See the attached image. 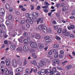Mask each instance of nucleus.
<instances>
[{
    "label": "nucleus",
    "mask_w": 75,
    "mask_h": 75,
    "mask_svg": "<svg viewBox=\"0 0 75 75\" xmlns=\"http://www.w3.org/2000/svg\"><path fill=\"white\" fill-rule=\"evenodd\" d=\"M4 71L5 73L7 75H12L13 74V71H10L6 68H5Z\"/></svg>",
    "instance_id": "1"
},
{
    "label": "nucleus",
    "mask_w": 75,
    "mask_h": 75,
    "mask_svg": "<svg viewBox=\"0 0 75 75\" xmlns=\"http://www.w3.org/2000/svg\"><path fill=\"white\" fill-rule=\"evenodd\" d=\"M44 38L46 42L49 43L52 41V40L50 39V37L49 36H46L44 37Z\"/></svg>",
    "instance_id": "2"
},
{
    "label": "nucleus",
    "mask_w": 75,
    "mask_h": 75,
    "mask_svg": "<svg viewBox=\"0 0 75 75\" xmlns=\"http://www.w3.org/2000/svg\"><path fill=\"white\" fill-rule=\"evenodd\" d=\"M30 46L32 48H37V45L35 42H31L30 44Z\"/></svg>",
    "instance_id": "3"
},
{
    "label": "nucleus",
    "mask_w": 75,
    "mask_h": 75,
    "mask_svg": "<svg viewBox=\"0 0 75 75\" xmlns=\"http://www.w3.org/2000/svg\"><path fill=\"white\" fill-rule=\"evenodd\" d=\"M43 20H44V18H39L38 20L37 24H38V23H40H40H43Z\"/></svg>",
    "instance_id": "4"
},
{
    "label": "nucleus",
    "mask_w": 75,
    "mask_h": 75,
    "mask_svg": "<svg viewBox=\"0 0 75 75\" xmlns=\"http://www.w3.org/2000/svg\"><path fill=\"white\" fill-rule=\"evenodd\" d=\"M12 64L13 67H16L17 66V61L16 60L14 59L12 62Z\"/></svg>",
    "instance_id": "5"
},
{
    "label": "nucleus",
    "mask_w": 75,
    "mask_h": 75,
    "mask_svg": "<svg viewBox=\"0 0 75 75\" xmlns=\"http://www.w3.org/2000/svg\"><path fill=\"white\" fill-rule=\"evenodd\" d=\"M38 64L40 67H43L46 64V63L44 61H42L41 63H38Z\"/></svg>",
    "instance_id": "6"
},
{
    "label": "nucleus",
    "mask_w": 75,
    "mask_h": 75,
    "mask_svg": "<svg viewBox=\"0 0 75 75\" xmlns=\"http://www.w3.org/2000/svg\"><path fill=\"white\" fill-rule=\"evenodd\" d=\"M23 71V68L22 67H18L16 69V71L18 72H21Z\"/></svg>",
    "instance_id": "7"
},
{
    "label": "nucleus",
    "mask_w": 75,
    "mask_h": 75,
    "mask_svg": "<svg viewBox=\"0 0 75 75\" xmlns=\"http://www.w3.org/2000/svg\"><path fill=\"white\" fill-rule=\"evenodd\" d=\"M52 61L54 64H59V60L57 59H53Z\"/></svg>",
    "instance_id": "8"
},
{
    "label": "nucleus",
    "mask_w": 75,
    "mask_h": 75,
    "mask_svg": "<svg viewBox=\"0 0 75 75\" xmlns=\"http://www.w3.org/2000/svg\"><path fill=\"white\" fill-rule=\"evenodd\" d=\"M42 31L45 33H47V28L46 26H44L43 27L42 29Z\"/></svg>",
    "instance_id": "9"
},
{
    "label": "nucleus",
    "mask_w": 75,
    "mask_h": 75,
    "mask_svg": "<svg viewBox=\"0 0 75 75\" xmlns=\"http://www.w3.org/2000/svg\"><path fill=\"white\" fill-rule=\"evenodd\" d=\"M68 7L67 6H65L63 7L62 8V10L63 11H65L67 10H68Z\"/></svg>",
    "instance_id": "10"
},
{
    "label": "nucleus",
    "mask_w": 75,
    "mask_h": 75,
    "mask_svg": "<svg viewBox=\"0 0 75 75\" xmlns=\"http://www.w3.org/2000/svg\"><path fill=\"white\" fill-rule=\"evenodd\" d=\"M6 20L8 19V20H12L13 19V16L11 15H10L8 16H7L6 17Z\"/></svg>",
    "instance_id": "11"
},
{
    "label": "nucleus",
    "mask_w": 75,
    "mask_h": 75,
    "mask_svg": "<svg viewBox=\"0 0 75 75\" xmlns=\"http://www.w3.org/2000/svg\"><path fill=\"white\" fill-rule=\"evenodd\" d=\"M16 47L17 46L16 45H12L11 46V50H15Z\"/></svg>",
    "instance_id": "12"
},
{
    "label": "nucleus",
    "mask_w": 75,
    "mask_h": 75,
    "mask_svg": "<svg viewBox=\"0 0 75 75\" xmlns=\"http://www.w3.org/2000/svg\"><path fill=\"white\" fill-rule=\"evenodd\" d=\"M3 9H1L0 10V16L1 17H2L3 16H4V13L3 12Z\"/></svg>",
    "instance_id": "13"
},
{
    "label": "nucleus",
    "mask_w": 75,
    "mask_h": 75,
    "mask_svg": "<svg viewBox=\"0 0 75 75\" xmlns=\"http://www.w3.org/2000/svg\"><path fill=\"white\" fill-rule=\"evenodd\" d=\"M5 8L7 10L9 8H10V4L7 3H6L5 5Z\"/></svg>",
    "instance_id": "14"
},
{
    "label": "nucleus",
    "mask_w": 75,
    "mask_h": 75,
    "mask_svg": "<svg viewBox=\"0 0 75 75\" xmlns=\"http://www.w3.org/2000/svg\"><path fill=\"white\" fill-rule=\"evenodd\" d=\"M13 33L14 34H11V36L12 37H14L16 36V35H17V33L16 32L15 30H13Z\"/></svg>",
    "instance_id": "15"
},
{
    "label": "nucleus",
    "mask_w": 75,
    "mask_h": 75,
    "mask_svg": "<svg viewBox=\"0 0 75 75\" xmlns=\"http://www.w3.org/2000/svg\"><path fill=\"white\" fill-rule=\"evenodd\" d=\"M28 49V46H25L23 47V50L25 52H27V49Z\"/></svg>",
    "instance_id": "16"
},
{
    "label": "nucleus",
    "mask_w": 75,
    "mask_h": 75,
    "mask_svg": "<svg viewBox=\"0 0 75 75\" xmlns=\"http://www.w3.org/2000/svg\"><path fill=\"white\" fill-rule=\"evenodd\" d=\"M71 68H72V66L71 65H67L66 67V69L68 70H69Z\"/></svg>",
    "instance_id": "17"
},
{
    "label": "nucleus",
    "mask_w": 75,
    "mask_h": 75,
    "mask_svg": "<svg viewBox=\"0 0 75 75\" xmlns=\"http://www.w3.org/2000/svg\"><path fill=\"white\" fill-rule=\"evenodd\" d=\"M6 65L9 66V65H10V60H9L8 59H6Z\"/></svg>",
    "instance_id": "18"
},
{
    "label": "nucleus",
    "mask_w": 75,
    "mask_h": 75,
    "mask_svg": "<svg viewBox=\"0 0 75 75\" xmlns=\"http://www.w3.org/2000/svg\"><path fill=\"white\" fill-rule=\"evenodd\" d=\"M22 48L19 47L16 48V51H17V52H21L22 51Z\"/></svg>",
    "instance_id": "19"
},
{
    "label": "nucleus",
    "mask_w": 75,
    "mask_h": 75,
    "mask_svg": "<svg viewBox=\"0 0 75 75\" xmlns=\"http://www.w3.org/2000/svg\"><path fill=\"white\" fill-rule=\"evenodd\" d=\"M38 46L40 49H42V48H44V46L42 45L41 43L38 44Z\"/></svg>",
    "instance_id": "20"
},
{
    "label": "nucleus",
    "mask_w": 75,
    "mask_h": 75,
    "mask_svg": "<svg viewBox=\"0 0 75 75\" xmlns=\"http://www.w3.org/2000/svg\"><path fill=\"white\" fill-rule=\"evenodd\" d=\"M44 26L42 25H41L39 26V30H42Z\"/></svg>",
    "instance_id": "21"
},
{
    "label": "nucleus",
    "mask_w": 75,
    "mask_h": 75,
    "mask_svg": "<svg viewBox=\"0 0 75 75\" xmlns=\"http://www.w3.org/2000/svg\"><path fill=\"white\" fill-rule=\"evenodd\" d=\"M29 18L30 20H33V14H30L29 16Z\"/></svg>",
    "instance_id": "22"
},
{
    "label": "nucleus",
    "mask_w": 75,
    "mask_h": 75,
    "mask_svg": "<svg viewBox=\"0 0 75 75\" xmlns=\"http://www.w3.org/2000/svg\"><path fill=\"white\" fill-rule=\"evenodd\" d=\"M25 72L26 74H27L28 75L30 72V71L29 69H26L25 70Z\"/></svg>",
    "instance_id": "23"
},
{
    "label": "nucleus",
    "mask_w": 75,
    "mask_h": 75,
    "mask_svg": "<svg viewBox=\"0 0 75 75\" xmlns=\"http://www.w3.org/2000/svg\"><path fill=\"white\" fill-rule=\"evenodd\" d=\"M35 61H36L35 60L31 61V64H33L34 65H36L37 63H36Z\"/></svg>",
    "instance_id": "24"
},
{
    "label": "nucleus",
    "mask_w": 75,
    "mask_h": 75,
    "mask_svg": "<svg viewBox=\"0 0 75 75\" xmlns=\"http://www.w3.org/2000/svg\"><path fill=\"white\" fill-rule=\"evenodd\" d=\"M59 47V45L58 44H55L53 46V47L54 48H58Z\"/></svg>",
    "instance_id": "25"
},
{
    "label": "nucleus",
    "mask_w": 75,
    "mask_h": 75,
    "mask_svg": "<svg viewBox=\"0 0 75 75\" xmlns=\"http://www.w3.org/2000/svg\"><path fill=\"white\" fill-rule=\"evenodd\" d=\"M33 14L35 17H38V13L37 12H33Z\"/></svg>",
    "instance_id": "26"
},
{
    "label": "nucleus",
    "mask_w": 75,
    "mask_h": 75,
    "mask_svg": "<svg viewBox=\"0 0 75 75\" xmlns=\"http://www.w3.org/2000/svg\"><path fill=\"white\" fill-rule=\"evenodd\" d=\"M62 28H59V29L58 30L57 33L59 34L61 33V32H62Z\"/></svg>",
    "instance_id": "27"
},
{
    "label": "nucleus",
    "mask_w": 75,
    "mask_h": 75,
    "mask_svg": "<svg viewBox=\"0 0 75 75\" xmlns=\"http://www.w3.org/2000/svg\"><path fill=\"white\" fill-rule=\"evenodd\" d=\"M35 38H36L37 39H40V38H41V37L40 36V35H39V34H38L36 35Z\"/></svg>",
    "instance_id": "28"
},
{
    "label": "nucleus",
    "mask_w": 75,
    "mask_h": 75,
    "mask_svg": "<svg viewBox=\"0 0 75 75\" xmlns=\"http://www.w3.org/2000/svg\"><path fill=\"white\" fill-rule=\"evenodd\" d=\"M7 37H8V36H7V35L6 33V32H4V37L6 38Z\"/></svg>",
    "instance_id": "29"
},
{
    "label": "nucleus",
    "mask_w": 75,
    "mask_h": 75,
    "mask_svg": "<svg viewBox=\"0 0 75 75\" xmlns=\"http://www.w3.org/2000/svg\"><path fill=\"white\" fill-rule=\"evenodd\" d=\"M11 24V22H10L9 21H7L6 22V25H9L10 24Z\"/></svg>",
    "instance_id": "30"
},
{
    "label": "nucleus",
    "mask_w": 75,
    "mask_h": 75,
    "mask_svg": "<svg viewBox=\"0 0 75 75\" xmlns=\"http://www.w3.org/2000/svg\"><path fill=\"white\" fill-rule=\"evenodd\" d=\"M42 8H44L45 9H47L48 8V6H43L42 7Z\"/></svg>",
    "instance_id": "31"
},
{
    "label": "nucleus",
    "mask_w": 75,
    "mask_h": 75,
    "mask_svg": "<svg viewBox=\"0 0 75 75\" xmlns=\"http://www.w3.org/2000/svg\"><path fill=\"white\" fill-rule=\"evenodd\" d=\"M30 9L31 10H33L34 9V6L33 5H31L30 6Z\"/></svg>",
    "instance_id": "32"
},
{
    "label": "nucleus",
    "mask_w": 75,
    "mask_h": 75,
    "mask_svg": "<svg viewBox=\"0 0 75 75\" xmlns=\"http://www.w3.org/2000/svg\"><path fill=\"white\" fill-rule=\"evenodd\" d=\"M24 42L26 44H28V40H27V39H25L24 40Z\"/></svg>",
    "instance_id": "33"
},
{
    "label": "nucleus",
    "mask_w": 75,
    "mask_h": 75,
    "mask_svg": "<svg viewBox=\"0 0 75 75\" xmlns=\"http://www.w3.org/2000/svg\"><path fill=\"white\" fill-rule=\"evenodd\" d=\"M59 58H64V55H62L61 54H59Z\"/></svg>",
    "instance_id": "34"
},
{
    "label": "nucleus",
    "mask_w": 75,
    "mask_h": 75,
    "mask_svg": "<svg viewBox=\"0 0 75 75\" xmlns=\"http://www.w3.org/2000/svg\"><path fill=\"white\" fill-rule=\"evenodd\" d=\"M55 58H58V52H56L54 56Z\"/></svg>",
    "instance_id": "35"
},
{
    "label": "nucleus",
    "mask_w": 75,
    "mask_h": 75,
    "mask_svg": "<svg viewBox=\"0 0 75 75\" xmlns=\"http://www.w3.org/2000/svg\"><path fill=\"white\" fill-rule=\"evenodd\" d=\"M18 33L19 34H22V30H21V29H19L18 30Z\"/></svg>",
    "instance_id": "36"
},
{
    "label": "nucleus",
    "mask_w": 75,
    "mask_h": 75,
    "mask_svg": "<svg viewBox=\"0 0 75 75\" xmlns=\"http://www.w3.org/2000/svg\"><path fill=\"white\" fill-rule=\"evenodd\" d=\"M55 38L57 40H60L61 39V38L58 36H56L55 37Z\"/></svg>",
    "instance_id": "37"
},
{
    "label": "nucleus",
    "mask_w": 75,
    "mask_h": 75,
    "mask_svg": "<svg viewBox=\"0 0 75 75\" xmlns=\"http://www.w3.org/2000/svg\"><path fill=\"white\" fill-rule=\"evenodd\" d=\"M9 10L10 12H13V8L11 7L9 8Z\"/></svg>",
    "instance_id": "38"
},
{
    "label": "nucleus",
    "mask_w": 75,
    "mask_h": 75,
    "mask_svg": "<svg viewBox=\"0 0 75 75\" xmlns=\"http://www.w3.org/2000/svg\"><path fill=\"white\" fill-rule=\"evenodd\" d=\"M70 34V33L69 32H67L65 33V35H66V36H68Z\"/></svg>",
    "instance_id": "39"
},
{
    "label": "nucleus",
    "mask_w": 75,
    "mask_h": 75,
    "mask_svg": "<svg viewBox=\"0 0 75 75\" xmlns=\"http://www.w3.org/2000/svg\"><path fill=\"white\" fill-rule=\"evenodd\" d=\"M71 14L73 16L75 14V9H74L72 12Z\"/></svg>",
    "instance_id": "40"
},
{
    "label": "nucleus",
    "mask_w": 75,
    "mask_h": 75,
    "mask_svg": "<svg viewBox=\"0 0 75 75\" xmlns=\"http://www.w3.org/2000/svg\"><path fill=\"white\" fill-rule=\"evenodd\" d=\"M1 28H3V29H5L6 28V26L4 25V24H2L1 25Z\"/></svg>",
    "instance_id": "41"
},
{
    "label": "nucleus",
    "mask_w": 75,
    "mask_h": 75,
    "mask_svg": "<svg viewBox=\"0 0 75 75\" xmlns=\"http://www.w3.org/2000/svg\"><path fill=\"white\" fill-rule=\"evenodd\" d=\"M44 4L45 5H47V6H49L50 5L49 3H48L47 1L45 2V3H44Z\"/></svg>",
    "instance_id": "42"
},
{
    "label": "nucleus",
    "mask_w": 75,
    "mask_h": 75,
    "mask_svg": "<svg viewBox=\"0 0 75 75\" xmlns=\"http://www.w3.org/2000/svg\"><path fill=\"white\" fill-rule=\"evenodd\" d=\"M57 69H59V70H60L61 71H62L63 69L62 68L59 67H57Z\"/></svg>",
    "instance_id": "43"
},
{
    "label": "nucleus",
    "mask_w": 75,
    "mask_h": 75,
    "mask_svg": "<svg viewBox=\"0 0 75 75\" xmlns=\"http://www.w3.org/2000/svg\"><path fill=\"white\" fill-rule=\"evenodd\" d=\"M56 70H57V69H56V68L55 67H53L52 69V70L53 72H54L55 71H56Z\"/></svg>",
    "instance_id": "44"
},
{
    "label": "nucleus",
    "mask_w": 75,
    "mask_h": 75,
    "mask_svg": "<svg viewBox=\"0 0 75 75\" xmlns=\"http://www.w3.org/2000/svg\"><path fill=\"white\" fill-rule=\"evenodd\" d=\"M60 5H61V4L59 3L56 4V7H57V8H58V7H59L60 6Z\"/></svg>",
    "instance_id": "45"
},
{
    "label": "nucleus",
    "mask_w": 75,
    "mask_h": 75,
    "mask_svg": "<svg viewBox=\"0 0 75 75\" xmlns=\"http://www.w3.org/2000/svg\"><path fill=\"white\" fill-rule=\"evenodd\" d=\"M52 51L51 50H50L48 52L49 55H52Z\"/></svg>",
    "instance_id": "46"
},
{
    "label": "nucleus",
    "mask_w": 75,
    "mask_h": 75,
    "mask_svg": "<svg viewBox=\"0 0 75 75\" xmlns=\"http://www.w3.org/2000/svg\"><path fill=\"white\" fill-rule=\"evenodd\" d=\"M33 71L35 73H37V68H36V69H34Z\"/></svg>",
    "instance_id": "47"
},
{
    "label": "nucleus",
    "mask_w": 75,
    "mask_h": 75,
    "mask_svg": "<svg viewBox=\"0 0 75 75\" xmlns=\"http://www.w3.org/2000/svg\"><path fill=\"white\" fill-rule=\"evenodd\" d=\"M65 6V4L64 3H62L61 4V5L60 6V7H62L63 6Z\"/></svg>",
    "instance_id": "48"
},
{
    "label": "nucleus",
    "mask_w": 75,
    "mask_h": 75,
    "mask_svg": "<svg viewBox=\"0 0 75 75\" xmlns=\"http://www.w3.org/2000/svg\"><path fill=\"white\" fill-rule=\"evenodd\" d=\"M18 64L19 65H21L22 64V62L21 61H18Z\"/></svg>",
    "instance_id": "49"
},
{
    "label": "nucleus",
    "mask_w": 75,
    "mask_h": 75,
    "mask_svg": "<svg viewBox=\"0 0 75 75\" xmlns=\"http://www.w3.org/2000/svg\"><path fill=\"white\" fill-rule=\"evenodd\" d=\"M27 64V61L26 60H24V64H23V65L24 66L25 65Z\"/></svg>",
    "instance_id": "50"
},
{
    "label": "nucleus",
    "mask_w": 75,
    "mask_h": 75,
    "mask_svg": "<svg viewBox=\"0 0 75 75\" xmlns=\"http://www.w3.org/2000/svg\"><path fill=\"white\" fill-rule=\"evenodd\" d=\"M46 62L48 64L50 63V60L48 59H47L46 60Z\"/></svg>",
    "instance_id": "51"
},
{
    "label": "nucleus",
    "mask_w": 75,
    "mask_h": 75,
    "mask_svg": "<svg viewBox=\"0 0 75 75\" xmlns=\"http://www.w3.org/2000/svg\"><path fill=\"white\" fill-rule=\"evenodd\" d=\"M52 52L53 54H55V53L56 52V50H55V49H53L52 50Z\"/></svg>",
    "instance_id": "52"
},
{
    "label": "nucleus",
    "mask_w": 75,
    "mask_h": 75,
    "mask_svg": "<svg viewBox=\"0 0 75 75\" xmlns=\"http://www.w3.org/2000/svg\"><path fill=\"white\" fill-rule=\"evenodd\" d=\"M18 41H19V42H23V40H22L21 39L19 38L18 39Z\"/></svg>",
    "instance_id": "53"
},
{
    "label": "nucleus",
    "mask_w": 75,
    "mask_h": 75,
    "mask_svg": "<svg viewBox=\"0 0 75 75\" xmlns=\"http://www.w3.org/2000/svg\"><path fill=\"white\" fill-rule=\"evenodd\" d=\"M33 21L34 22H37V18H34L33 19Z\"/></svg>",
    "instance_id": "54"
},
{
    "label": "nucleus",
    "mask_w": 75,
    "mask_h": 75,
    "mask_svg": "<svg viewBox=\"0 0 75 75\" xmlns=\"http://www.w3.org/2000/svg\"><path fill=\"white\" fill-rule=\"evenodd\" d=\"M54 75H57V74H58V71H54Z\"/></svg>",
    "instance_id": "55"
},
{
    "label": "nucleus",
    "mask_w": 75,
    "mask_h": 75,
    "mask_svg": "<svg viewBox=\"0 0 75 75\" xmlns=\"http://www.w3.org/2000/svg\"><path fill=\"white\" fill-rule=\"evenodd\" d=\"M21 23L22 24H25V21L24 20H22L21 21Z\"/></svg>",
    "instance_id": "56"
},
{
    "label": "nucleus",
    "mask_w": 75,
    "mask_h": 75,
    "mask_svg": "<svg viewBox=\"0 0 75 75\" xmlns=\"http://www.w3.org/2000/svg\"><path fill=\"white\" fill-rule=\"evenodd\" d=\"M70 37L72 38H74V37H75V36L73 34H71L70 35Z\"/></svg>",
    "instance_id": "57"
},
{
    "label": "nucleus",
    "mask_w": 75,
    "mask_h": 75,
    "mask_svg": "<svg viewBox=\"0 0 75 75\" xmlns=\"http://www.w3.org/2000/svg\"><path fill=\"white\" fill-rule=\"evenodd\" d=\"M40 6H38L36 8V9L37 10H40Z\"/></svg>",
    "instance_id": "58"
},
{
    "label": "nucleus",
    "mask_w": 75,
    "mask_h": 75,
    "mask_svg": "<svg viewBox=\"0 0 75 75\" xmlns=\"http://www.w3.org/2000/svg\"><path fill=\"white\" fill-rule=\"evenodd\" d=\"M71 29H74L75 28V26L73 25H71Z\"/></svg>",
    "instance_id": "59"
},
{
    "label": "nucleus",
    "mask_w": 75,
    "mask_h": 75,
    "mask_svg": "<svg viewBox=\"0 0 75 75\" xmlns=\"http://www.w3.org/2000/svg\"><path fill=\"white\" fill-rule=\"evenodd\" d=\"M48 32L50 33H51V29L50 28H49L48 29Z\"/></svg>",
    "instance_id": "60"
},
{
    "label": "nucleus",
    "mask_w": 75,
    "mask_h": 75,
    "mask_svg": "<svg viewBox=\"0 0 75 75\" xmlns=\"http://www.w3.org/2000/svg\"><path fill=\"white\" fill-rule=\"evenodd\" d=\"M36 54H35V53H33L31 55L32 57H34L36 55Z\"/></svg>",
    "instance_id": "61"
},
{
    "label": "nucleus",
    "mask_w": 75,
    "mask_h": 75,
    "mask_svg": "<svg viewBox=\"0 0 75 75\" xmlns=\"http://www.w3.org/2000/svg\"><path fill=\"white\" fill-rule=\"evenodd\" d=\"M47 73H50V72H51V70L50 69H47Z\"/></svg>",
    "instance_id": "62"
},
{
    "label": "nucleus",
    "mask_w": 75,
    "mask_h": 75,
    "mask_svg": "<svg viewBox=\"0 0 75 75\" xmlns=\"http://www.w3.org/2000/svg\"><path fill=\"white\" fill-rule=\"evenodd\" d=\"M54 29H58V26H54Z\"/></svg>",
    "instance_id": "63"
},
{
    "label": "nucleus",
    "mask_w": 75,
    "mask_h": 75,
    "mask_svg": "<svg viewBox=\"0 0 75 75\" xmlns=\"http://www.w3.org/2000/svg\"><path fill=\"white\" fill-rule=\"evenodd\" d=\"M26 16L27 18H28V17H29V14L28 13H27L26 14Z\"/></svg>",
    "instance_id": "64"
}]
</instances>
